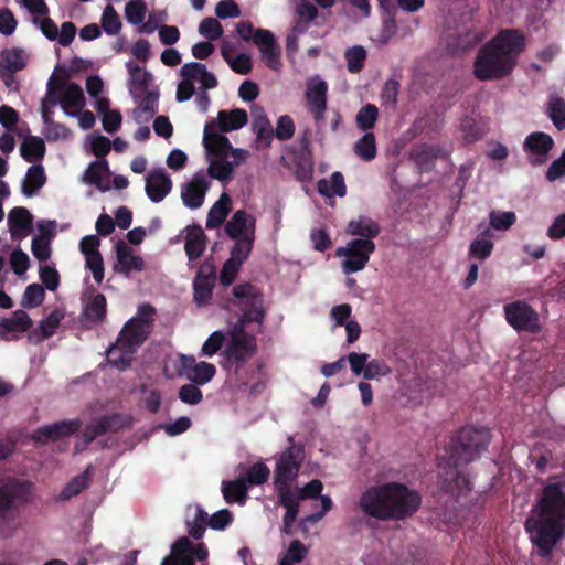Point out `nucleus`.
Segmentation results:
<instances>
[{"label": "nucleus", "mask_w": 565, "mask_h": 565, "mask_svg": "<svg viewBox=\"0 0 565 565\" xmlns=\"http://www.w3.org/2000/svg\"><path fill=\"white\" fill-rule=\"evenodd\" d=\"M534 516L525 522L537 555L547 558L558 541L565 535V492L562 484L548 483L535 505Z\"/></svg>", "instance_id": "f257e3e1"}, {"label": "nucleus", "mask_w": 565, "mask_h": 565, "mask_svg": "<svg viewBox=\"0 0 565 565\" xmlns=\"http://www.w3.org/2000/svg\"><path fill=\"white\" fill-rule=\"evenodd\" d=\"M526 41L518 29H502L483 44L473 62V75L479 81L502 79L514 71Z\"/></svg>", "instance_id": "f03ea898"}, {"label": "nucleus", "mask_w": 565, "mask_h": 565, "mask_svg": "<svg viewBox=\"0 0 565 565\" xmlns=\"http://www.w3.org/2000/svg\"><path fill=\"white\" fill-rule=\"evenodd\" d=\"M422 497L405 484L388 482L367 488L361 495L359 505L369 516L377 520H404L419 508Z\"/></svg>", "instance_id": "7ed1b4c3"}, {"label": "nucleus", "mask_w": 565, "mask_h": 565, "mask_svg": "<svg viewBox=\"0 0 565 565\" xmlns=\"http://www.w3.org/2000/svg\"><path fill=\"white\" fill-rule=\"evenodd\" d=\"M154 313V308L149 303L138 307L137 315L124 324L116 342L106 350L108 364L119 371H126L131 366L132 355L151 333Z\"/></svg>", "instance_id": "20e7f679"}, {"label": "nucleus", "mask_w": 565, "mask_h": 565, "mask_svg": "<svg viewBox=\"0 0 565 565\" xmlns=\"http://www.w3.org/2000/svg\"><path fill=\"white\" fill-rule=\"evenodd\" d=\"M490 443V434L486 429L462 427L451 437L447 448L448 468L466 466L480 457Z\"/></svg>", "instance_id": "39448f33"}, {"label": "nucleus", "mask_w": 565, "mask_h": 565, "mask_svg": "<svg viewBox=\"0 0 565 565\" xmlns=\"http://www.w3.org/2000/svg\"><path fill=\"white\" fill-rule=\"evenodd\" d=\"M32 489V482L17 478L0 483V534L9 536L15 531L18 505L30 501Z\"/></svg>", "instance_id": "423d86ee"}, {"label": "nucleus", "mask_w": 565, "mask_h": 565, "mask_svg": "<svg viewBox=\"0 0 565 565\" xmlns=\"http://www.w3.org/2000/svg\"><path fill=\"white\" fill-rule=\"evenodd\" d=\"M289 446L281 452L274 470V486H291L305 460V447L288 437Z\"/></svg>", "instance_id": "0eeeda50"}, {"label": "nucleus", "mask_w": 565, "mask_h": 565, "mask_svg": "<svg viewBox=\"0 0 565 565\" xmlns=\"http://www.w3.org/2000/svg\"><path fill=\"white\" fill-rule=\"evenodd\" d=\"M232 294L236 298V306L246 319H252L258 324L264 322L266 317L264 295L256 286L249 282L239 284L233 288Z\"/></svg>", "instance_id": "6e6552de"}, {"label": "nucleus", "mask_w": 565, "mask_h": 565, "mask_svg": "<svg viewBox=\"0 0 565 565\" xmlns=\"http://www.w3.org/2000/svg\"><path fill=\"white\" fill-rule=\"evenodd\" d=\"M375 250V243L371 239L354 238L345 247H339L335 255L344 256L343 273L349 275L362 270L369 263L371 254Z\"/></svg>", "instance_id": "1a4fd4ad"}, {"label": "nucleus", "mask_w": 565, "mask_h": 565, "mask_svg": "<svg viewBox=\"0 0 565 565\" xmlns=\"http://www.w3.org/2000/svg\"><path fill=\"white\" fill-rule=\"evenodd\" d=\"M507 322L518 332L539 333L541 331L540 317L536 310L527 302L516 300L503 307Z\"/></svg>", "instance_id": "9d476101"}, {"label": "nucleus", "mask_w": 565, "mask_h": 565, "mask_svg": "<svg viewBox=\"0 0 565 565\" xmlns=\"http://www.w3.org/2000/svg\"><path fill=\"white\" fill-rule=\"evenodd\" d=\"M178 373L196 385H203L214 377L216 367L214 364L205 361L198 362L192 355L181 354Z\"/></svg>", "instance_id": "9b49d317"}, {"label": "nucleus", "mask_w": 565, "mask_h": 565, "mask_svg": "<svg viewBox=\"0 0 565 565\" xmlns=\"http://www.w3.org/2000/svg\"><path fill=\"white\" fill-rule=\"evenodd\" d=\"M215 281L216 268L213 259H205L193 280V298L198 305H205L211 300Z\"/></svg>", "instance_id": "f8f14e48"}, {"label": "nucleus", "mask_w": 565, "mask_h": 565, "mask_svg": "<svg viewBox=\"0 0 565 565\" xmlns=\"http://www.w3.org/2000/svg\"><path fill=\"white\" fill-rule=\"evenodd\" d=\"M127 425V418L119 413L104 415L99 418L93 419L85 426L83 431L84 441L86 445H89L98 436L105 435L107 433H118Z\"/></svg>", "instance_id": "ddd939ff"}, {"label": "nucleus", "mask_w": 565, "mask_h": 565, "mask_svg": "<svg viewBox=\"0 0 565 565\" xmlns=\"http://www.w3.org/2000/svg\"><path fill=\"white\" fill-rule=\"evenodd\" d=\"M328 84L321 79H310L307 83L306 100L307 107L317 124L324 118L327 110Z\"/></svg>", "instance_id": "4468645a"}, {"label": "nucleus", "mask_w": 565, "mask_h": 565, "mask_svg": "<svg viewBox=\"0 0 565 565\" xmlns=\"http://www.w3.org/2000/svg\"><path fill=\"white\" fill-rule=\"evenodd\" d=\"M33 320L29 313L22 309H18L12 312L9 318L0 320V340L3 341H17L21 334L31 331Z\"/></svg>", "instance_id": "2eb2a0df"}, {"label": "nucleus", "mask_w": 565, "mask_h": 565, "mask_svg": "<svg viewBox=\"0 0 565 565\" xmlns=\"http://www.w3.org/2000/svg\"><path fill=\"white\" fill-rule=\"evenodd\" d=\"M255 45L259 49L265 65L270 70H279L281 49L274 33L267 29H258Z\"/></svg>", "instance_id": "dca6fc26"}, {"label": "nucleus", "mask_w": 565, "mask_h": 565, "mask_svg": "<svg viewBox=\"0 0 565 565\" xmlns=\"http://www.w3.org/2000/svg\"><path fill=\"white\" fill-rule=\"evenodd\" d=\"M256 337L230 339L224 351L227 362L231 364H236V371L242 367L248 360H250L256 354Z\"/></svg>", "instance_id": "f3484780"}, {"label": "nucleus", "mask_w": 565, "mask_h": 565, "mask_svg": "<svg viewBox=\"0 0 565 565\" xmlns=\"http://www.w3.org/2000/svg\"><path fill=\"white\" fill-rule=\"evenodd\" d=\"M81 420H61L52 425L39 427L34 434L36 443L46 444L50 440L55 441L63 437L75 434L81 428Z\"/></svg>", "instance_id": "a211bd4d"}, {"label": "nucleus", "mask_w": 565, "mask_h": 565, "mask_svg": "<svg viewBox=\"0 0 565 565\" xmlns=\"http://www.w3.org/2000/svg\"><path fill=\"white\" fill-rule=\"evenodd\" d=\"M145 190L153 203H159L171 192L172 180L163 169L152 170L146 177Z\"/></svg>", "instance_id": "6ab92c4d"}, {"label": "nucleus", "mask_w": 565, "mask_h": 565, "mask_svg": "<svg viewBox=\"0 0 565 565\" xmlns=\"http://www.w3.org/2000/svg\"><path fill=\"white\" fill-rule=\"evenodd\" d=\"M210 182L200 173H196L181 191L183 204L190 209H199L204 202Z\"/></svg>", "instance_id": "aec40b11"}, {"label": "nucleus", "mask_w": 565, "mask_h": 565, "mask_svg": "<svg viewBox=\"0 0 565 565\" xmlns=\"http://www.w3.org/2000/svg\"><path fill=\"white\" fill-rule=\"evenodd\" d=\"M33 216L26 207L15 206L8 214V226L13 239L23 238L32 232Z\"/></svg>", "instance_id": "412c9836"}, {"label": "nucleus", "mask_w": 565, "mask_h": 565, "mask_svg": "<svg viewBox=\"0 0 565 565\" xmlns=\"http://www.w3.org/2000/svg\"><path fill=\"white\" fill-rule=\"evenodd\" d=\"M214 124L204 128L203 143L209 158H230L233 147L228 138L222 134L212 131Z\"/></svg>", "instance_id": "4be33fe9"}, {"label": "nucleus", "mask_w": 565, "mask_h": 565, "mask_svg": "<svg viewBox=\"0 0 565 565\" xmlns=\"http://www.w3.org/2000/svg\"><path fill=\"white\" fill-rule=\"evenodd\" d=\"M225 233L232 239L243 238L244 235L253 233L255 235L256 220L245 210L236 211L231 220L225 224Z\"/></svg>", "instance_id": "5701e85b"}, {"label": "nucleus", "mask_w": 565, "mask_h": 565, "mask_svg": "<svg viewBox=\"0 0 565 565\" xmlns=\"http://www.w3.org/2000/svg\"><path fill=\"white\" fill-rule=\"evenodd\" d=\"M441 489L458 500L472 490V484L466 473L456 470V468H449L441 480Z\"/></svg>", "instance_id": "b1692460"}, {"label": "nucleus", "mask_w": 565, "mask_h": 565, "mask_svg": "<svg viewBox=\"0 0 565 565\" xmlns=\"http://www.w3.org/2000/svg\"><path fill=\"white\" fill-rule=\"evenodd\" d=\"M116 255L118 260V270L125 275H129L132 270L142 271L145 269V262L142 257L134 255L132 248L129 247L124 241H119L116 245Z\"/></svg>", "instance_id": "393cba45"}, {"label": "nucleus", "mask_w": 565, "mask_h": 565, "mask_svg": "<svg viewBox=\"0 0 565 565\" xmlns=\"http://www.w3.org/2000/svg\"><path fill=\"white\" fill-rule=\"evenodd\" d=\"M85 104V96L82 87L76 83H68L63 96L61 107L65 115L75 117Z\"/></svg>", "instance_id": "a878e982"}, {"label": "nucleus", "mask_w": 565, "mask_h": 565, "mask_svg": "<svg viewBox=\"0 0 565 565\" xmlns=\"http://www.w3.org/2000/svg\"><path fill=\"white\" fill-rule=\"evenodd\" d=\"M206 247V235L200 225L186 227L184 250L189 260H195L202 256Z\"/></svg>", "instance_id": "bb28decb"}, {"label": "nucleus", "mask_w": 565, "mask_h": 565, "mask_svg": "<svg viewBox=\"0 0 565 565\" xmlns=\"http://www.w3.org/2000/svg\"><path fill=\"white\" fill-rule=\"evenodd\" d=\"M46 183V174L42 164H32L22 181L21 192L26 198H32Z\"/></svg>", "instance_id": "cd10ccee"}, {"label": "nucleus", "mask_w": 565, "mask_h": 565, "mask_svg": "<svg viewBox=\"0 0 565 565\" xmlns=\"http://www.w3.org/2000/svg\"><path fill=\"white\" fill-rule=\"evenodd\" d=\"M381 227L371 217L360 215L348 223L347 233L352 236H360L362 239H371L377 237Z\"/></svg>", "instance_id": "c85d7f7f"}, {"label": "nucleus", "mask_w": 565, "mask_h": 565, "mask_svg": "<svg viewBox=\"0 0 565 565\" xmlns=\"http://www.w3.org/2000/svg\"><path fill=\"white\" fill-rule=\"evenodd\" d=\"M231 210V196L228 195V193L223 192L207 213L206 227L209 230L218 228L225 222Z\"/></svg>", "instance_id": "c756f323"}, {"label": "nucleus", "mask_w": 565, "mask_h": 565, "mask_svg": "<svg viewBox=\"0 0 565 565\" xmlns=\"http://www.w3.org/2000/svg\"><path fill=\"white\" fill-rule=\"evenodd\" d=\"M63 315L57 311L51 312L45 319H43L35 329H32L28 333V339L32 343H41L45 339L52 337L60 326Z\"/></svg>", "instance_id": "7c9ffc66"}, {"label": "nucleus", "mask_w": 565, "mask_h": 565, "mask_svg": "<svg viewBox=\"0 0 565 565\" xmlns=\"http://www.w3.org/2000/svg\"><path fill=\"white\" fill-rule=\"evenodd\" d=\"M248 121L247 111L242 108L232 110H220L217 114V122L221 131L230 132L241 129Z\"/></svg>", "instance_id": "2f4dec72"}, {"label": "nucleus", "mask_w": 565, "mask_h": 565, "mask_svg": "<svg viewBox=\"0 0 565 565\" xmlns=\"http://www.w3.org/2000/svg\"><path fill=\"white\" fill-rule=\"evenodd\" d=\"M26 54L20 47L3 49L0 54V68L18 73L26 67Z\"/></svg>", "instance_id": "473e14b6"}, {"label": "nucleus", "mask_w": 565, "mask_h": 565, "mask_svg": "<svg viewBox=\"0 0 565 565\" xmlns=\"http://www.w3.org/2000/svg\"><path fill=\"white\" fill-rule=\"evenodd\" d=\"M553 147V138L545 132H532L524 140V150L542 158H544Z\"/></svg>", "instance_id": "72a5a7b5"}, {"label": "nucleus", "mask_w": 565, "mask_h": 565, "mask_svg": "<svg viewBox=\"0 0 565 565\" xmlns=\"http://www.w3.org/2000/svg\"><path fill=\"white\" fill-rule=\"evenodd\" d=\"M46 147L42 138L38 136L26 137L20 147L21 157L30 163L41 161L45 156Z\"/></svg>", "instance_id": "f704fd0d"}, {"label": "nucleus", "mask_w": 565, "mask_h": 565, "mask_svg": "<svg viewBox=\"0 0 565 565\" xmlns=\"http://www.w3.org/2000/svg\"><path fill=\"white\" fill-rule=\"evenodd\" d=\"M107 312V300L103 294H96L85 305L83 317L86 321L94 324L100 323L105 320Z\"/></svg>", "instance_id": "c9c22d12"}, {"label": "nucleus", "mask_w": 565, "mask_h": 565, "mask_svg": "<svg viewBox=\"0 0 565 565\" xmlns=\"http://www.w3.org/2000/svg\"><path fill=\"white\" fill-rule=\"evenodd\" d=\"M158 92H147L139 103V106L134 110V118L137 122H147L157 113L158 109Z\"/></svg>", "instance_id": "e433bc0d"}, {"label": "nucleus", "mask_w": 565, "mask_h": 565, "mask_svg": "<svg viewBox=\"0 0 565 565\" xmlns=\"http://www.w3.org/2000/svg\"><path fill=\"white\" fill-rule=\"evenodd\" d=\"M317 189L321 195L327 198H331L333 195L343 198L347 194L344 177L339 171H335L331 174L330 182H328L326 179L319 180L317 183Z\"/></svg>", "instance_id": "4c0bfd02"}, {"label": "nucleus", "mask_w": 565, "mask_h": 565, "mask_svg": "<svg viewBox=\"0 0 565 565\" xmlns=\"http://www.w3.org/2000/svg\"><path fill=\"white\" fill-rule=\"evenodd\" d=\"M222 493L227 503L232 504L236 502L244 504L247 499V486L245 480L223 481Z\"/></svg>", "instance_id": "58836bf2"}, {"label": "nucleus", "mask_w": 565, "mask_h": 565, "mask_svg": "<svg viewBox=\"0 0 565 565\" xmlns=\"http://www.w3.org/2000/svg\"><path fill=\"white\" fill-rule=\"evenodd\" d=\"M89 483L90 471L89 468H87L84 472L74 477L66 483V486L60 492L57 499L61 501H68L73 497L78 495L82 491L87 489L89 487Z\"/></svg>", "instance_id": "ea45409f"}, {"label": "nucleus", "mask_w": 565, "mask_h": 565, "mask_svg": "<svg viewBox=\"0 0 565 565\" xmlns=\"http://www.w3.org/2000/svg\"><path fill=\"white\" fill-rule=\"evenodd\" d=\"M126 67L130 75V94L136 98V90H146L151 81V75L142 67L136 65L132 61L126 63Z\"/></svg>", "instance_id": "a19ab883"}, {"label": "nucleus", "mask_w": 565, "mask_h": 565, "mask_svg": "<svg viewBox=\"0 0 565 565\" xmlns=\"http://www.w3.org/2000/svg\"><path fill=\"white\" fill-rule=\"evenodd\" d=\"M236 243L231 248L230 258L238 265H243L245 260L249 257L254 242L255 235L253 233L244 235L243 238L235 239Z\"/></svg>", "instance_id": "79ce46f5"}, {"label": "nucleus", "mask_w": 565, "mask_h": 565, "mask_svg": "<svg viewBox=\"0 0 565 565\" xmlns=\"http://www.w3.org/2000/svg\"><path fill=\"white\" fill-rule=\"evenodd\" d=\"M192 542L189 537H179L172 544V554L177 559V565H195L194 556L191 554Z\"/></svg>", "instance_id": "37998d69"}, {"label": "nucleus", "mask_w": 565, "mask_h": 565, "mask_svg": "<svg viewBox=\"0 0 565 565\" xmlns=\"http://www.w3.org/2000/svg\"><path fill=\"white\" fill-rule=\"evenodd\" d=\"M355 154L364 160L371 161L376 157V141L373 132H365L354 145Z\"/></svg>", "instance_id": "c03bdc74"}, {"label": "nucleus", "mask_w": 565, "mask_h": 565, "mask_svg": "<svg viewBox=\"0 0 565 565\" xmlns=\"http://www.w3.org/2000/svg\"><path fill=\"white\" fill-rule=\"evenodd\" d=\"M379 119V109L373 104L362 106L355 117L356 127L362 131L371 130Z\"/></svg>", "instance_id": "a18cd8bd"}, {"label": "nucleus", "mask_w": 565, "mask_h": 565, "mask_svg": "<svg viewBox=\"0 0 565 565\" xmlns=\"http://www.w3.org/2000/svg\"><path fill=\"white\" fill-rule=\"evenodd\" d=\"M209 174L218 181H227L231 179L234 168L228 158H209Z\"/></svg>", "instance_id": "49530a36"}, {"label": "nucleus", "mask_w": 565, "mask_h": 565, "mask_svg": "<svg viewBox=\"0 0 565 565\" xmlns=\"http://www.w3.org/2000/svg\"><path fill=\"white\" fill-rule=\"evenodd\" d=\"M45 299L44 288L36 282L26 286L21 299V306L25 309H33L43 303Z\"/></svg>", "instance_id": "de8ad7c7"}, {"label": "nucleus", "mask_w": 565, "mask_h": 565, "mask_svg": "<svg viewBox=\"0 0 565 565\" xmlns=\"http://www.w3.org/2000/svg\"><path fill=\"white\" fill-rule=\"evenodd\" d=\"M347 67L350 73H360L366 60V51L361 45L350 47L345 52Z\"/></svg>", "instance_id": "09e8293b"}, {"label": "nucleus", "mask_w": 565, "mask_h": 565, "mask_svg": "<svg viewBox=\"0 0 565 565\" xmlns=\"http://www.w3.org/2000/svg\"><path fill=\"white\" fill-rule=\"evenodd\" d=\"M222 55L235 73L241 74V75H247L250 73V71L253 68V63H252V58L248 54L241 53L235 58H231L225 46H223Z\"/></svg>", "instance_id": "8fccbe9b"}, {"label": "nucleus", "mask_w": 565, "mask_h": 565, "mask_svg": "<svg viewBox=\"0 0 565 565\" xmlns=\"http://www.w3.org/2000/svg\"><path fill=\"white\" fill-rule=\"evenodd\" d=\"M147 13L145 0H129L125 7V17L130 24L138 25L143 22Z\"/></svg>", "instance_id": "3c124183"}, {"label": "nucleus", "mask_w": 565, "mask_h": 565, "mask_svg": "<svg viewBox=\"0 0 565 565\" xmlns=\"http://www.w3.org/2000/svg\"><path fill=\"white\" fill-rule=\"evenodd\" d=\"M121 21L111 4L106 6L102 14V28L108 35H116L121 30Z\"/></svg>", "instance_id": "603ef678"}, {"label": "nucleus", "mask_w": 565, "mask_h": 565, "mask_svg": "<svg viewBox=\"0 0 565 565\" xmlns=\"http://www.w3.org/2000/svg\"><path fill=\"white\" fill-rule=\"evenodd\" d=\"M109 171V164L106 159H99L92 162L84 173V181L100 188L102 174Z\"/></svg>", "instance_id": "864d4df0"}, {"label": "nucleus", "mask_w": 565, "mask_h": 565, "mask_svg": "<svg viewBox=\"0 0 565 565\" xmlns=\"http://www.w3.org/2000/svg\"><path fill=\"white\" fill-rule=\"evenodd\" d=\"M206 525H209V514L202 508L198 507L193 521L188 522L189 535L194 540L202 539Z\"/></svg>", "instance_id": "5fc2aeb1"}, {"label": "nucleus", "mask_w": 565, "mask_h": 565, "mask_svg": "<svg viewBox=\"0 0 565 565\" xmlns=\"http://www.w3.org/2000/svg\"><path fill=\"white\" fill-rule=\"evenodd\" d=\"M307 555V548L303 543L299 540H294L289 544V547L285 556L280 559L279 565H295L305 559Z\"/></svg>", "instance_id": "6e6d98bb"}, {"label": "nucleus", "mask_w": 565, "mask_h": 565, "mask_svg": "<svg viewBox=\"0 0 565 565\" xmlns=\"http://www.w3.org/2000/svg\"><path fill=\"white\" fill-rule=\"evenodd\" d=\"M548 116L558 130L565 129V102L563 98L555 97L551 99Z\"/></svg>", "instance_id": "4d7b16f0"}, {"label": "nucleus", "mask_w": 565, "mask_h": 565, "mask_svg": "<svg viewBox=\"0 0 565 565\" xmlns=\"http://www.w3.org/2000/svg\"><path fill=\"white\" fill-rule=\"evenodd\" d=\"M199 33L209 41H215L222 36L223 26L215 18L207 17L200 22Z\"/></svg>", "instance_id": "13d9d810"}, {"label": "nucleus", "mask_w": 565, "mask_h": 565, "mask_svg": "<svg viewBox=\"0 0 565 565\" xmlns=\"http://www.w3.org/2000/svg\"><path fill=\"white\" fill-rule=\"evenodd\" d=\"M269 475H270L269 468L263 462H257V463L252 465L248 468L247 473H246V479H244V480H245V482H248L249 484L260 486L268 480Z\"/></svg>", "instance_id": "bf43d9fd"}, {"label": "nucleus", "mask_w": 565, "mask_h": 565, "mask_svg": "<svg viewBox=\"0 0 565 565\" xmlns=\"http://www.w3.org/2000/svg\"><path fill=\"white\" fill-rule=\"evenodd\" d=\"M490 225L497 231L509 230L516 221L514 212L492 211L489 215Z\"/></svg>", "instance_id": "052dcab7"}, {"label": "nucleus", "mask_w": 565, "mask_h": 565, "mask_svg": "<svg viewBox=\"0 0 565 565\" xmlns=\"http://www.w3.org/2000/svg\"><path fill=\"white\" fill-rule=\"evenodd\" d=\"M295 134V122L289 115H282L277 120L275 137L281 141L292 138Z\"/></svg>", "instance_id": "680f3d73"}, {"label": "nucleus", "mask_w": 565, "mask_h": 565, "mask_svg": "<svg viewBox=\"0 0 565 565\" xmlns=\"http://www.w3.org/2000/svg\"><path fill=\"white\" fill-rule=\"evenodd\" d=\"M275 488L278 492L279 502L285 509L299 507V501L301 499L298 489L292 491L290 486H277Z\"/></svg>", "instance_id": "e2e57ef3"}, {"label": "nucleus", "mask_w": 565, "mask_h": 565, "mask_svg": "<svg viewBox=\"0 0 565 565\" xmlns=\"http://www.w3.org/2000/svg\"><path fill=\"white\" fill-rule=\"evenodd\" d=\"M179 398L189 405H198L203 399L202 391L196 384H184L179 388Z\"/></svg>", "instance_id": "0e129e2a"}, {"label": "nucleus", "mask_w": 565, "mask_h": 565, "mask_svg": "<svg viewBox=\"0 0 565 565\" xmlns=\"http://www.w3.org/2000/svg\"><path fill=\"white\" fill-rule=\"evenodd\" d=\"M40 279L46 289L55 291L60 286V274L58 271L49 265L40 268Z\"/></svg>", "instance_id": "69168bd1"}, {"label": "nucleus", "mask_w": 565, "mask_h": 565, "mask_svg": "<svg viewBox=\"0 0 565 565\" xmlns=\"http://www.w3.org/2000/svg\"><path fill=\"white\" fill-rule=\"evenodd\" d=\"M31 250L39 262H46L51 257L50 242L44 236H35L32 239Z\"/></svg>", "instance_id": "338daca9"}, {"label": "nucleus", "mask_w": 565, "mask_h": 565, "mask_svg": "<svg viewBox=\"0 0 565 565\" xmlns=\"http://www.w3.org/2000/svg\"><path fill=\"white\" fill-rule=\"evenodd\" d=\"M86 267L92 271L94 280L100 284L104 279V260L99 252L85 257Z\"/></svg>", "instance_id": "774afa93"}]
</instances>
